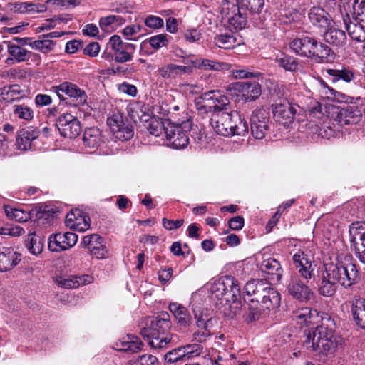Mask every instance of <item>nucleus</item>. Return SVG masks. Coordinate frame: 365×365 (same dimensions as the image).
Segmentation results:
<instances>
[{
	"label": "nucleus",
	"instance_id": "51",
	"mask_svg": "<svg viewBox=\"0 0 365 365\" xmlns=\"http://www.w3.org/2000/svg\"><path fill=\"white\" fill-rule=\"evenodd\" d=\"M55 44L53 41L43 38L42 40L33 41L30 43V47L43 53H48L54 49Z\"/></svg>",
	"mask_w": 365,
	"mask_h": 365
},
{
	"label": "nucleus",
	"instance_id": "53",
	"mask_svg": "<svg viewBox=\"0 0 365 365\" xmlns=\"http://www.w3.org/2000/svg\"><path fill=\"white\" fill-rule=\"evenodd\" d=\"M26 246L31 254L37 255L42 252L43 245L39 237L30 234L26 240Z\"/></svg>",
	"mask_w": 365,
	"mask_h": 365
},
{
	"label": "nucleus",
	"instance_id": "23",
	"mask_svg": "<svg viewBox=\"0 0 365 365\" xmlns=\"http://www.w3.org/2000/svg\"><path fill=\"white\" fill-rule=\"evenodd\" d=\"M310 117H316L318 119H322V123L316 125L315 131L322 138H329L334 135V130L329 125V119L327 116L324 115L322 113V105L319 102H315L309 108Z\"/></svg>",
	"mask_w": 365,
	"mask_h": 365
},
{
	"label": "nucleus",
	"instance_id": "19",
	"mask_svg": "<svg viewBox=\"0 0 365 365\" xmlns=\"http://www.w3.org/2000/svg\"><path fill=\"white\" fill-rule=\"evenodd\" d=\"M77 241L78 235L73 232H58L50 235L48 247L52 252H61L70 249L76 244Z\"/></svg>",
	"mask_w": 365,
	"mask_h": 365
},
{
	"label": "nucleus",
	"instance_id": "11",
	"mask_svg": "<svg viewBox=\"0 0 365 365\" xmlns=\"http://www.w3.org/2000/svg\"><path fill=\"white\" fill-rule=\"evenodd\" d=\"M269 122V112L262 108L255 110L250 118V128L252 136L256 139L264 138Z\"/></svg>",
	"mask_w": 365,
	"mask_h": 365
},
{
	"label": "nucleus",
	"instance_id": "34",
	"mask_svg": "<svg viewBox=\"0 0 365 365\" xmlns=\"http://www.w3.org/2000/svg\"><path fill=\"white\" fill-rule=\"evenodd\" d=\"M105 142L102 131L99 128L91 127L85 129L83 134V143L86 148L97 149L103 145Z\"/></svg>",
	"mask_w": 365,
	"mask_h": 365
},
{
	"label": "nucleus",
	"instance_id": "64",
	"mask_svg": "<svg viewBox=\"0 0 365 365\" xmlns=\"http://www.w3.org/2000/svg\"><path fill=\"white\" fill-rule=\"evenodd\" d=\"M159 73L163 78H165L177 77L175 64L169 63V64L162 66L159 69Z\"/></svg>",
	"mask_w": 365,
	"mask_h": 365
},
{
	"label": "nucleus",
	"instance_id": "24",
	"mask_svg": "<svg viewBox=\"0 0 365 365\" xmlns=\"http://www.w3.org/2000/svg\"><path fill=\"white\" fill-rule=\"evenodd\" d=\"M66 225L73 230L84 232L89 229L91 220L88 215L79 210H72L66 217Z\"/></svg>",
	"mask_w": 365,
	"mask_h": 365
},
{
	"label": "nucleus",
	"instance_id": "61",
	"mask_svg": "<svg viewBox=\"0 0 365 365\" xmlns=\"http://www.w3.org/2000/svg\"><path fill=\"white\" fill-rule=\"evenodd\" d=\"M24 233V230L19 226L14 225H8L4 227L0 228V235H10V236H20Z\"/></svg>",
	"mask_w": 365,
	"mask_h": 365
},
{
	"label": "nucleus",
	"instance_id": "48",
	"mask_svg": "<svg viewBox=\"0 0 365 365\" xmlns=\"http://www.w3.org/2000/svg\"><path fill=\"white\" fill-rule=\"evenodd\" d=\"M13 112L16 117L27 123L31 122L34 115L33 109L24 103L14 105Z\"/></svg>",
	"mask_w": 365,
	"mask_h": 365
},
{
	"label": "nucleus",
	"instance_id": "43",
	"mask_svg": "<svg viewBox=\"0 0 365 365\" xmlns=\"http://www.w3.org/2000/svg\"><path fill=\"white\" fill-rule=\"evenodd\" d=\"M170 38V37L165 34H160L153 36L142 42L141 48H143L149 45L153 49L158 50L160 48L168 46Z\"/></svg>",
	"mask_w": 365,
	"mask_h": 365
},
{
	"label": "nucleus",
	"instance_id": "60",
	"mask_svg": "<svg viewBox=\"0 0 365 365\" xmlns=\"http://www.w3.org/2000/svg\"><path fill=\"white\" fill-rule=\"evenodd\" d=\"M130 365H158V359L151 354H143L131 361Z\"/></svg>",
	"mask_w": 365,
	"mask_h": 365
},
{
	"label": "nucleus",
	"instance_id": "59",
	"mask_svg": "<svg viewBox=\"0 0 365 365\" xmlns=\"http://www.w3.org/2000/svg\"><path fill=\"white\" fill-rule=\"evenodd\" d=\"M167 363H175L179 361H185L181 346H178L167 352L164 356Z\"/></svg>",
	"mask_w": 365,
	"mask_h": 365
},
{
	"label": "nucleus",
	"instance_id": "31",
	"mask_svg": "<svg viewBox=\"0 0 365 365\" xmlns=\"http://www.w3.org/2000/svg\"><path fill=\"white\" fill-rule=\"evenodd\" d=\"M260 269L267 275V279L275 283L281 282L283 276V269L280 263L274 258H268L262 261Z\"/></svg>",
	"mask_w": 365,
	"mask_h": 365
},
{
	"label": "nucleus",
	"instance_id": "37",
	"mask_svg": "<svg viewBox=\"0 0 365 365\" xmlns=\"http://www.w3.org/2000/svg\"><path fill=\"white\" fill-rule=\"evenodd\" d=\"M351 312L356 324L365 330V299L361 297H354Z\"/></svg>",
	"mask_w": 365,
	"mask_h": 365
},
{
	"label": "nucleus",
	"instance_id": "58",
	"mask_svg": "<svg viewBox=\"0 0 365 365\" xmlns=\"http://www.w3.org/2000/svg\"><path fill=\"white\" fill-rule=\"evenodd\" d=\"M165 126H166V122L163 123L160 120L152 118L148 122L147 129L150 134L159 136L162 133L163 130L165 131Z\"/></svg>",
	"mask_w": 365,
	"mask_h": 365
},
{
	"label": "nucleus",
	"instance_id": "57",
	"mask_svg": "<svg viewBox=\"0 0 365 365\" xmlns=\"http://www.w3.org/2000/svg\"><path fill=\"white\" fill-rule=\"evenodd\" d=\"M180 346L182 349L185 361L200 355L202 351V346L197 344H187Z\"/></svg>",
	"mask_w": 365,
	"mask_h": 365
},
{
	"label": "nucleus",
	"instance_id": "7",
	"mask_svg": "<svg viewBox=\"0 0 365 365\" xmlns=\"http://www.w3.org/2000/svg\"><path fill=\"white\" fill-rule=\"evenodd\" d=\"M192 124V122L189 118L178 123L166 121L165 134L170 147L182 149L188 145V133L191 131Z\"/></svg>",
	"mask_w": 365,
	"mask_h": 365
},
{
	"label": "nucleus",
	"instance_id": "42",
	"mask_svg": "<svg viewBox=\"0 0 365 365\" xmlns=\"http://www.w3.org/2000/svg\"><path fill=\"white\" fill-rule=\"evenodd\" d=\"M319 84L321 92L327 98L338 102H347V96L345 94L329 87L324 80L319 79Z\"/></svg>",
	"mask_w": 365,
	"mask_h": 365
},
{
	"label": "nucleus",
	"instance_id": "41",
	"mask_svg": "<svg viewBox=\"0 0 365 365\" xmlns=\"http://www.w3.org/2000/svg\"><path fill=\"white\" fill-rule=\"evenodd\" d=\"M125 19L120 15H109L99 19L100 28L106 32H112L116 28L125 24Z\"/></svg>",
	"mask_w": 365,
	"mask_h": 365
},
{
	"label": "nucleus",
	"instance_id": "6",
	"mask_svg": "<svg viewBox=\"0 0 365 365\" xmlns=\"http://www.w3.org/2000/svg\"><path fill=\"white\" fill-rule=\"evenodd\" d=\"M212 297L214 299L225 301L227 304L240 307V287L237 282L231 276H225L215 280L210 287Z\"/></svg>",
	"mask_w": 365,
	"mask_h": 365
},
{
	"label": "nucleus",
	"instance_id": "14",
	"mask_svg": "<svg viewBox=\"0 0 365 365\" xmlns=\"http://www.w3.org/2000/svg\"><path fill=\"white\" fill-rule=\"evenodd\" d=\"M109 44L114 52L116 62L122 63L132 60L136 49L135 45L123 42L121 38L117 35H114L110 38Z\"/></svg>",
	"mask_w": 365,
	"mask_h": 365
},
{
	"label": "nucleus",
	"instance_id": "1",
	"mask_svg": "<svg viewBox=\"0 0 365 365\" xmlns=\"http://www.w3.org/2000/svg\"><path fill=\"white\" fill-rule=\"evenodd\" d=\"M334 329L335 323L329 316L323 318L320 325L304 330L303 346L308 351L318 354L334 351L338 344L334 336Z\"/></svg>",
	"mask_w": 365,
	"mask_h": 365
},
{
	"label": "nucleus",
	"instance_id": "35",
	"mask_svg": "<svg viewBox=\"0 0 365 365\" xmlns=\"http://www.w3.org/2000/svg\"><path fill=\"white\" fill-rule=\"evenodd\" d=\"M54 281L56 284L63 288L75 289L91 283V277L89 275L70 276L68 277L57 276Z\"/></svg>",
	"mask_w": 365,
	"mask_h": 365
},
{
	"label": "nucleus",
	"instance_id": "54",
	"mask_svg": "<svg viewBox=\"0 0 365 365\" xmlns=\"http://www.w3.org/2000/svg\"><path fill=\"white\" fill-rule=\"evenodd\" d=\"M268 314H269L266 311H264L262 307L258 303L256 304H255V303H251L250 305L247 320L249 322H255L259 320Z\"/></svg>",
	"mask_w": 365,
	"mask_h": 365
},
{
	"label": "nucleus",
	"instance_id": "36",
	"mask_svg": "<svg viewBox=\"0 0 365 365\" xmlns=\"http://www.w3.org/2000/svg\"><path fill=\"white\" fill-rule=\"evenodd\" d=\"M323 33L324 40L333 46L342 47L346 43V33L331 25L329 29H325Z\"/></svg>",
	"mask_w": 365,
	"mask_h": 365
},
{
	"label": "nucleus",
	"instance_id": "17",
	"mask_svg": "<svg viewBox=\"0 0 365 365\" xmlns=\"http://www.w3.org/2000/svg\"><path fill=\"white\" fill-rule=\"evenodd\" d=\"M332 115L334 120L341 126L357 124L362 118L361 110L355 105L337 108L333 111Z\"/></svg>",
	"mask_w": 365,
	"mask_h": 365
},
{
	"label": "nucleus",
	"instance_id": "5",
	"mask_svg": "<svg viewBox=\"0 0 365 365\" xmlns=\"http://www.w3.org/2000/svg\"><path fill=\"white\" fill-rule=\"evenodd\" d=\"M291 50L298 56L311 58L317 63L328 61L331 48L309 36L297 38L289 43Z\"/></svg>",
	"mask_w": 365,
	"mask_h": 365
},
{
	"label": "nucleus",
	"instance_id": "3",
	"mask_svg": "<svg viewBox=\"0 0 365 365\" xmlns=\"http://www.w3.org/2000/svg\"><path fill=\"white\" fill-rule=\"evenodd\" d=\"M244 292L251 303H258L268 314L275 312L280 305L281 295L271 285L262 279H252L246 283Z\"/></svg>",
	"mask_w": 365,
	"mask_h": 365
},
{
	"label": "nucleus",
	"instance_id": "21",
	"mask_svg": "<svg viewBox=\"0 0 365 365\" xmlns=\"http://www.w3.org/2000/svg\"><path fill=\"white\" fill-rule=\"evenodd\" d=\"M273 116L276 121L287 125L292 123L297 112L287 99L281 100L272 105Z\"/></svg>",
	"mask_w": 365,
	"mask_h": 365
},
{
	"label": "nucleus",
	"instance_id": "63",
	"mask_svg": "<svg viewBox=\"0 0 365 365\" xmlns=\"http://www.w3.org/2000/svg\"><path fill=\"white\" fill-rule=\"evenodd\" d=\"M204 101L203 97L195 101V106L198 114L202 115L208 114L209 113H212V114L213 107L210 103L207 104L204 103Z\"/></svg>",
	"mask_w": 365,
	"mask_h": 365
},
{
	"label": "nucleus",
	"instance_id": "33",
	"mask_svg": "<svg viewBox=\"0 0 365 365\" xmlns=\"http://www.w3.org/2000/svg\"><path fill=\"white\" fill-rule=\"evenodd\" d=\"M9 9L16 14L34 15L46 11V5L34 2H12L9 4Z\"/></svg>",
	"mask_w": 365,
	"mask_h": 365
},
{
	"label": "nucleus",
	"instance_id": "8",
	"mask_svg": "<svg viewBox=\"0 0 365 365\" xmlns=\"http://www.w3.org/2000/svg\"><path fill=\"white\" fill-rule=\"evenodd\" d=\"M300 277L297 273H292L286 282V289L293 299L306 303L314 298V293Z\"/></svg>",
	"mask_w": 365,
	"mask_h": 365
},
{
	"label": "nucleus",
	"instance_id": "20",
	"mask_svg": "<svg viewBox=\"0 0 365 365\" xmlns=\"http://www.w3.org/2000/svg\"><path fill=\"white\" fill-rule=\"evenodd\" d=\"M206 312L207 310H202L195 315L196 329L192 334V339L196 342H205L212 335V319Z\"/></svg>",
	"mask_w": 365,
	"mask_h": 365
},
{
	"label": "nucleus",
	"instance_id": "25",
	"mask_svg": "<svg viewBox=\"0 0 365 365\" xmlns=\"http://www.w3.org/2000/svg\"><path fill=\"white\" fill-rule=\"evenodd\" d=\"M81 245L86 247L91 254L98 259H103L107 255V250L103 245V239L96 234L86 235L83 238Z\"/></svg>",
	"mask_w": 365,
	"mask_h": 365
},
{
	"label": "nucleus",
	"instance_id": "9",
	"mask_svg": "<svg viewBox=\"0 0 365 365\" xmlns=\"http://www.w3.org/2000/svg\"><path fill=\"white\" fill-rule=\"evenodd\" d=\"M349 241L359 260L365 264V222H354L349 226Z\"/></svg>",
	"mask_w": 365,
	"mask_h": 365
},
{
	"label": "nucleus",
	"instance_id": "15",
	"mask_svg": "<svg viewBox=\"0 0 365 365\" xmlns=\"http://www.w3.org/2000/svg\"><path fill=\"white\" fill-rule=\"evenodd\" d=\"M230 90L240 100L245 102L256 100L262 93L261 86L257 82H236L231 84Z\"/></svg>",
	"mask_w": 365,
	"mask_h": 365
},
{
	"label": "nucleus",
	"instance_id": "12",
	"mask_svg": "<svg viewBox=\"0 0 365 365\" xmlns=\"http://www.w3.org/2000/svg\"><path fill=\"white\" fill-rule=\"evenodd\" d=\"M53 88L61 100H64L63 94H66L75 106L83 105L87 101L85 91L71 82H64Z\"/></svg>",
	"mask_w": 365,
	"mask_h": 365
},
{
	"label": "nucleus",
	"instance_id": "18",
	"mask_svg": "<svg viewBox=\"0 0 365 365\" xmlns=\"http://www.w3.org/2000/svg\"><path fill=\"white\" fill-rule=\"evenodd\" d=\"M172 322L168 312H162L155 317H150L146 327L140 329L141 336H148L153 333H170Z\"/></svg>",
	"mask_w": 365,
	"mask_h": 365
},
{
	"label": "nucleus",
	"instance_id": "62",
	"mask_svg": "<svg viewBox=\"0 0 365 365\" xmlns=\"http://www.w3.org/2000/svg\"><path fill=\"white\" fill-rule=\"evenodd\" d=\"M234 359L232 354H220L212 358L207 365H232L231 361Z\"/></svg>",
	"mask_w": 365,
	"mask_h": 365
},
{
	"label": "nucleus",
	"instance_id": "27",
	"mask_svg": "<svg viewBox=\"0 0 365 365\" xmlns=\"http://www.w3.org/2000/svg\"><path fill=\"white\" fill-rule=\"evenodd\" d=\"M339 6L344 24L350 37L356 42H364L365 26L361 24L362 21H356L354 19H353L354 21H352L348 14H344L341 6L339 5Z\"/></svg>",
	"mask_w": 365,
	"mask_h": 365
},
{
	"label": "nucleus",
	"instance_id": "29",
	"mask_svg": "<svg viewBox=\"0 0 365 365\" xmlns=\"http://www.w3.org/2000/svg\"><path fill=\"white\" fill-rule=\"evenodd\" d=\"M203 99L212 101L210 104L213 107V113H225L232 111L230 110V102L228 98L221 95L219 91H211L204 93Z\"/></svg>",
	"mask_w": 365,
	"mask_h": 365
},
{
	"label": "nucleus",
	"instance_id": "30",
	"mask_svg": "<svg viewBox=\"0 0 365 365\" xmlns=\"http://www.w3.org/2000/svg\"><path fill=\"white\" fill-rule=\"evenodd\" d=\"M21 259V255L13 248L0 247V272L11 270Z\"/></svg>",
	"mask_w": 365,
	"mask_h": 365
},
{
	"label": "nucleus",
	"instance_id": "50",
	"mask_svg": "<svg viewBox=\"0 0 365 365\" xmlns=\"http://www.w3.org/2000/svg\"><path fill=\"white\" fill-rule=\"evenodd\" d=\"M215 43L223 49H231L235 48L240 43L237 38L231 34H222L215 37Z\"/></svg>",
	"mask_w": 365,
	"mask_h": 365
},
{
	"label": "nucleus",
	"instance_id": "46",
	"mask_svg": "<svg viewBox=\"0 0 365 365\" xmlns=\"http://www.w3.org/2000/svg\"><path fill=\"white\" fill-rule=\"evenodd\" d=\"M326 72L331 77L332 82H337L339 80H342L346 83H349L354 78V73L348 68H329L327 69Z\"/></svg>",
	"mask_w": 365,
	"mask_h": 365
},
{
	"label": "nucleus",
	"instance_id": "26",
	"mask_svg": "<svg viewBox=\"0 0 365 365\" xmlns=\"http://www.w3.org/2000/svg\"><path fill=\"white\" fill-rule=\"evenodd\" d=\"M39 134V130L32 126L19 130L16 136V146L17 149L21 151L30 150L32 142L38 138Z\"/></svg>",
	"mask_w": 365,
	"mask_h": 365
},
{
	"label": "nucleus",
	"instance_id": "13",
	"mask_svg": "<svg viewBox=\"0 0 365 365\" xmlns=\"http://www.w3.org/2000/svg\"><path fill=\"white\" fill-rule=\"evenodd\" d=\"M56 126L61 135L68 138L77 137L81 131V125L78 119L68 113H62L58 116Z\"/></svg>",
	"mask_w": 365,
	"mask_h": 365
},
{
	"label": "nucleus",
	"instance_id": "47",
	"mask_svg": "<svg viewBox=\"0 0 365 365\" xmlns=\"http://www.w3.org/2000/svg\"><path fill=\"white\" fill-rule=\"evenodd\" d=\"M8 53L14 58L16 63L24 62L29 60L31 54V51L14 43L8 44Z\"/></svg>",
	"mask_w": 365,
	"mask_h": 365
},
{
	"label": "nucleus",
	"instance_id": "16",
	"mask_svg": "<svg viewBox=\"0 0 365 365\" xmlns=\"http://www.w3.org/2000/svg\"><path fill=\"white\" fill-rule=\"evenodd\" d=\"M292 262L297 270V274L303 280L309 282L314 277V268L312 258L304 251L299 250L292 256Z\"/></svg>",
	"mask_w": 365,
	"mask_h": 365
},
{
	"label": "nucleus",
	"instance_id": "32",
	"mask_svg": "<svg viewBox=\"0 0 365 365\" xmlns=\"http://www.w3.org/2000/svg\"><path fill=\"white\" fill-rule=\"evenodd\" d=\"M170 312L173 314L178 326L182 328H188L192 322V316L189 310L182 304L178 302H171L168 306Z\"/></svg>",
	"mask_w": 365,
	"mask_h": 365
},
{
	"label": "nucleus",
	"instance_id": "28",
	"mask_svg": "<svg viewBox=\"0 0 365 365\" xmlns=\"http://www.w3.org/2000/svg\"><path fill=\"white\" fill-rule=\"evenodd\" d=\"M308 18L311 24L322 31L329 29L334 22L329 14L319 6L312 7L308 13Z\"/></svg>",
	"mask_w": 365,
	"mask_h": 365
},
{
	"label": "nucleus",
	"instance_id": "55",
	"mask_svg": "<svg viewBox=\"0 0 365 365\" xmlns=\"http://www.w3.org/2000/svg\"><path fill=\"white\" fill-rule=\"evenodd\" d=\"M198 68L208 71H220L227 69L228 65L209 59H199Z\"/></svg>",
	"mask_w": 365,
	"mask_h": 365
},
{
	"label": "nucleus",
	"instance_id": "38",
	"mask_svg": "<svg viewBox=\"0 0 365 365\" xmlns=\"http://www.w3.org/2000/svg\"><path fill=\"white\" fill-rule=\"evenodd\" d=\"M317 316V311L308 307L299 308L292 312L293 319L296 320L301 326L312 324Z\"/></svg>",
	"mask_w": 365,
	"mask_h": 365
},
{
	"label": "nucleus",
	"instance_id": "40",
	"mask_svg": "<svg viewBox=\"0 0 365 365\" xmlns=\"http://www.w3.org/2000/svg\"><path fill=\"white\" fill-rule=\"evenodd\" d=\"M142 348L143 343L140 339L133 334H128L125 338L120 340L119 350L120 351L136 353L140 351Z\"/></svg>",
	"mask_w": 365,
	"mask_h": 365
},
{
	"label": "nucleus",
	"instance_id": "2",
	"mask_svg": "<svg viewBox=\"0 0 365 365\" xmlns=\"http://www.w3.org/2000/svg\"><path fill=\"white\" fill-rule=\"evenodd\" d=\"M324 267L322 274L345 288H350L358 284L362 278L359 266L353 262L350 255L338 256L335 262H326Z\"/></svg>",
	"mask_w": 365,
	"mask_h": 365
},
{
	"label": "nucleus",
	"instance_id": "44",
	"mask_svg": "<svg viewBox=\"0 0 365 365\" xmlns=\"http://www.w3.org/2000/svg\"><path fill=\"white\" fill-rule=\"evenodd\" d=\"M276 63L278 66L282 68L285 71L290 72L296 71L299 68V63L297 60L285 53H280L276 56Z\"/></svg>",
	"mask_w": 365,
	"mask_h": 365
},
{
	"label": "nucleus",
	"instance_id": "52",
	"mask_svg": "<svg viewBox=\"0 0 365 365\" xmlns=\"http://www.w3.org/2000/svg\"><path fill=\"white\" fill-rule=\"evenodd\" d=\"M337 286L336 283L331 281V279L322 274L321 285L319 289V294L324 297H331L335 294Z\"/></svg>",
	"mask_w": 365,
	"mask_h": 365
},
{
	"label": "nucleus",
	"instance_id": "10",
	"mask_svg": "<svg viewBox=\"0 0 365 365\" xmlns=\"http://www.w3.org/2000/svg\"><path fill=\"white\" fill-rule=\"evenodd\" d=\"M107 124L110 128L113 136L122 141L128 140L133 137V126L123 118L122 114L117 113L107 119Z\"/></svg>",
	"mask_w": 365,
	"mask_h": 365
},
{
	"label": "nucleus",
	"instance_id": "49",
	"mask_svg": "<svg viewBox=\"0 0 365 365\" xmlns=\"http://www.w3.org/2000/svg\"><path fill=\"white\" fill-rule=\"evenodd\" d=\"M237 13L229 18V24L236 30H241L245 28L247 24L248 13L245 10L237 8Z\"/></svg>",
	"mask_w": 365,
	"mask_h": 365
},
{
	"label": "nucleus",
	"instance_id": "4",
	"mask_svg": "<svg viewBox=\"0 0 365 365\" xmlns=\"http://www.w3.org/2000/svg\"><path fill=\"white\" fill-rule=\"evenodd\" d=\"M210 124L215 131L223 136L244 135L248 133V124L237 111L212 113Z\"/></svg>",
	"mask_w": 365,
	"mask_h": 365
},
{
	"label": "nucleus",
	"instance_id": "45",
	"mask_svg": "<svg viewBox=\"0 0 365 365\" xmlns=\"http://www.w3.org/2000/svg\"><path fill=\"white\" fill-rule=\"evenodd\" d=\"M264 6V0H241L240 9L245 10L250 15L259 14Z\"/></svg>",
	"mask_w": 365,
	"mask_h": 365
},
{
	"label": "nucleus",
	"instance_id": "22",
	"mask_svg": "<svg viewBox=\"0 0 365 365\" xmlns=\"http://www.w3.org/2000/svg\"><path fill=\"white\" fill-rule=\"evenodd\" d=\"M148 345L155 349H164L177 344L180 337L173 333H153L148 336H142Z\"/></svg>",
	"mask_w": 365,
	"mask_h": 365
},
{
	"label": "nucleus",
	"instance_id": "56",
	"mask_svg": "<svg viewBox=\"0 0 365 365\" xmlns=\"http://www.w3.org/2000/svg\"><path fill=\"white\" fill-rule=\"evenodd\" d=\"M352 19L365 23V0H354Z\"/></svg>",
	"mask_w": 365,
	"mask_h": 365
},
{
	"label": "nucleus",
	"instance_id": "39",
	"mask_svg": "<svg viewBox=\"0 0 365 365\" xmlns=\"http://www.w3.org/2000/svg\"><path fill=\"white\" fill-rule=\"evenodd\" d=\"M0 96L3 101L11 103L23 98L25 93L18 84L6 85L1 88Z\"/></svg>",
	"mask_w": 365,
	"mask_h": 365
}]
</instances>
